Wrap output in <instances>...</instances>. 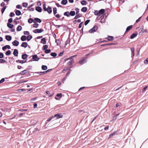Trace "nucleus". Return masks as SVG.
I'll return each mask as SVG.
<instances>
[{
    "instance_id": "f257e3e1",
    "label": "nucleus",
    "mask_w": 148,
    "mask_h": 148,
    "mask_svg": "<svg viewBox=\"0 0 148 148\" xmlns=\"http://www.w3.org/2000/svg\"><path fill=\"white\" fill-rule=\"evenodd\" d=\"M97 29V27L96 26H94L92 29L89 31L90 33H93L96 32V30Z\"/></svg>"
},
{
    "instance_id": "f03ea898",
    "label": "nucleus",
    "mask_w": 148,
    "mask_h": 148,
    "mask_svg": "<svg viewBox=\"0 0 148 148\" xmlns=\"http://www.w3.org/2000/svg\"><path fill=\"white\" fill-rule=\"evenodd\" d=\"M53 116H54V117H56V119H58L60 118H62L63 117V116L61 114H55Z\"/></svg>"
},
{
    "instance_id": "7ed1b4c3",
    "label": "nucleus",
    "mask_w": 148,
    "mask_h": 148,
    "mask_svg": "<svg viewBox=\"0 0 148 148\" xmlns=\"http://www.w3.org/2000/svg\"><path fill=\"white\" fill-rule=\"evenodd\" d=\"M43 30L42 29H36L34 30L33 32L34 33H41L43 32Z\"/></svg>"
},
{
    "instance_id": "20e7f679",
    "label": "nucleus",
    "mask_w": 148,
    "mask_h": 148,
    "mask_svg": "<svg viewBox=\"0 0 148 148\" xmlns=\"http://www.w3.org/2000/svg\"><path fill=\"white\" fill-rule=\"evenodd\" d=\"M141 29V32H140V33L143 34L144 33H147V32L146 29L145 28L143 27H142Z\"/></svg>"
},
{
    "instance_id": "39448f33",
    "label": "nucleus",
    "mask_w": 148,
    "mask_h": 148,
    "mask_svg": "<svg viewBox=\"0 0 148 148\" xmlns=\"http://www.w3.org/2000/svg\"><path fill=\"white\" fill-rule=\"evenodd\" d=\"M74 56H71L70 57V58L71 59L70 61L68 62V64L69 65H71L73 63H74V60H73L72 59V58Z\"/></svg>"
},
{
    "instance_id": "423d86ee",
    "label": "nucleus",
    "mask_w": 148,
    "mask_h": 148,
    "mask_svg": "<svg viewBox=\"0 0 148 148\" xmlns=\"http://www.w3.org/2000/svg\"><path fill=\"white\" fill-rule=\"evenodd\" d=\"M86 62V59L85 58H83L82 60H81L79 62L80 64H82L85 63Z\"/></svg>"
},
{
    "instance_id": "0eeeda50",
    "label": "nucleus",
    "mask_w": 148,
    "mask_h": 148,
    "mask_svg": "<svg viewBox=\"0 0 148 148\" xmlns=\"http://www.w3.org/2000/svg\"><path fill=\"white\" fill-rule=\"evenodd\" d=\"M12 44L14 46H17L19 44V42L18 41L15 40L12 42Z\"/></svg>"
},
{
    "instance_id": "6e6552de",
    "label": "nucleus",
    "mask_w": 148,
    "mask_h": 148,
    "mask_svg": "<svg viewBox=\"0 0 148 148\" xmlns=\"http://www.w3.org/2000/svg\"><path fill=\"white\" fill-rule=\"evenodd\" d=\"M35 9L37 11L40 12H41L42 10L41 8L39 6L36 7Z\"/></svg>"
},
{
    "instance_id": "1a4fd4ad",
    "label": "nucleus",
    "mask_w": 148,
    "mask_h": 148,
    "mask_svg": "<svg viewBox=\"0 0 148 148\" xmlns=\"http://www.w3.org/2000/svg\"><path fill=\"white\" fill-rule=\"evenodd\" d=\"M33 59L35 61H38L39 58H38V56L36 55H34L33 56Z\"/></svg>"
},
{
    "instance_id": "9d476101",
    "label": "nucleus",
    "mask_w": 148,
    "mask_h": 148,
    "mask_svg": "<svg viewBox=\"0 0 148 148\" xmlns=\"http://www.w3.org/2000/svg\"><path fill=\"white\" fill-rule=\"evenodd\" d=\"M10 49V46L9 45H6L2 47V49L3 51H5L6 49Z\"/></svg>"
},
{
    "instance_id": "9b49d317",
    "label": "nucleus",
    "mask_w": 148,
    "mask_h": 148,
    "mask_svg": "<svg viewBox=\"0 0 148 148\" xmlns=\"http://www.w3.org/2000/svg\"><path fill=\"white\" fill-rule=\"evenodd\" d=\"M13 54L14 56H17L18 55V51L16 49H15L13 52Z\"/></svg>"
},
{
    "instance_id": "f8f14e48",
    "label": "nucleus",
    "mask_w": 148,
    "mask_h": 148,
    "mask_svg": "<svg viewBox=\"0 0 148 148\" xmlns=\"http://www.w3.org/2000/svg\"><path fill=\"white\" fill-rule=\"evenodd\" d=\"M47 11L50 14L52 12V9L50 7H48L47 8Z\"/></svg>"
},
{
    "instance_id": "ddd939ff",
    "label": "nucleus",
    "mask_w": 148,
    "mask_h": 148,
    "mask_svg": "<svg viewBox=\"0 0 148 148\" xmlns=\"http://www.w3.org/2000/svg\"><path fill=\"white\" fill-rule=\"evenodd\" d=\"M6 39L8 41H10L11 40L12 37L10 36H6L5 37Z\"/></svg>"
},
{
    "instance_id": "4468645a",
    "label": "nucleus",
    "mask_w": 148,
    "mask_h": 148,
    "mask_svg": "<svg viewBox=\"0 0 148 148\" xmlns=\"http://www.w3.org/2000/svg\"><path fill=\"white\" fill-rule=\"evenodd\" d=\"M27 45V42H23L21 44V46L25 48L26 47Z\"/></svg>"
},
{
    "instance_id": "2eb2a0df",
    "label": "nucleus",
    "mask_w": 148,
    "mask_h": 148,
    "mask_svg": "<svg viewBox=\"0 0 148 148\" xmlns=\"http://www.w3.org/2000/svg\"><path fill=\"white\" fill-rule=\"evenodd\" d=\"M27 39L26 37V36H22L21 38V40L22 41H24L26 40Z\"/></svg>"
},
{
    "instance_id": "dca6fc26",
    "label": "nucleus",
    "mask_w": 148,
    "mask_h": 148,
    "mask_svg": "<svg viewBox=\"0 0 148 148\" xmlns=\"http://www.w3.org/2000/svg\"><path fill=\"white\" fill-rule=\"evenodd\" d=\"M81 4L83 5H86L87 4V2L85 0H82L81 2Z\"/></svg>"
},
{
    "instance_id": "f3484780",
    "label": "nucleus",
    "mask_w": 148,
    "mask_h": 148,
    "mask_svg": "<svg viewBox=\"0 0 148 148\" xmlns=\"http://www.w3.org/2000/svg\"><path fill=\"white\" fill-rule=\"evenodd\" d=\"M15 14L16 15L19 16L21 14V12L19 10H17L16 11Z\"/></svg>"
},
{
    "instance_id": "a211bd4d",
    "label": "nucleus",
    "mask_w": 148,
    "mask_h": 148,
    "mask_svg": "<svg viewBox=\"0 0 148 148\" xmlns=\"http://www.w3.org/2000/svg\"><path fill=\"white\" fill-rule=\"evenodd\" d=\"M105 12V10L103 9H102L100 10L99 11V14H102L103 13Z\"/></svg>"
},
{
    "instance_id": "6ab92c4d",
    "label": "nucleus",
    "mask_w": 148,
    "mask_h": 148,
    "mask_svg": "<svg viewBox=\"0 0 148 148\" xmlns=\"http://www.w3.org/2000/svg\"><path fill=\"white\" fill-rule=\"evenodd\" d=\"M87 10V8L85 7H83L81 9V11L84 12H86Z\"/></svg>"
},
{
    "instance_id": "aec40b11",
    "label": "nucleus",
    "mask_w": 148,
    "mask_h": 148,
    "mask_svg": "<svg viewBox=\"0 0 148 148\" xmlns=\"http://www.w3.org/2000/svg\"><path fill=\"white\" fill-rule=\"evenodd\" d=\"M7 26L10 28H12L14 26V25H13L11 24L10 23H8Z\"/></svg>"
},
{
    "instance_id": "412c9836",
    "label": "nucleus",
    "mask_w": 148,
    "mask_h": 148,
    "mask_svg": "<svg viewBox=\"0 0 148 148\" xmlns=\"http://www.w3.org/2000/svg\"><path fill=\"white\" fill-rule=\"evenodd\" d=\"M67 2V0H63L61 2V3L62 4L65 5H66Z\"/></svg>"
},
{
    "instance_id": "4be33fe9",
    "label": "nucleus",
    "mask_w": 148,
    "mask_h": 148,
    "mask_svg": "<svg viewBox=\"0 0 148 148\" xmlns=\"http://www.w3.org/2000/svg\"><path fill=\"white\" fill-rule=\"evenodd\" d=\"M41 42L43 44H45L46 42L45 39L44 38H42L41 39Z\"/></svg>"
},
{
    "instance_id": "5701e85b",
    "label": "nucleus",
    "mask_w": 148,
    "mask_h": 148,
    "mask_svg": "<svg viewBox=\"0 0 148 148\" xmlns=\"http://www.w3.org/2000/svg\"><path fill=\"white\" fill-rule=\"evenodd\" d=\"M22 27L21 26L19 25L16 28V30L17 31H20L22 29Z\"/></svg>"
},
{
    "instance_id": "b1692460",
    "label": "nucleus",
    "mask_w": 148,
    "mask_h": 148,
    "mask_svg": "<svg viewBox=\"0 0 148 148\" xmlns=\"http://www.w3.org/2000/svg\"><path fill=\"white\" fill-rule=\"evenodd\" d=\"M27 71L26 70H24L23 71H22L20 73V74L21 75H24L26 73H27Z\"/></svg>"
},
{
    "instance_id": "393cba45",
    "label": "nucleus",
    "mask_w": 148,
    "mask_h": 148,
    "mask_svg": "<svg viewBox=\"0 0 148 148\" xmlns=\"http://www.w3.org/2000/svg\"><path fill=\"white\" fill-rule=\"evenodd\" d=\"M137 35L136 34H133L131 36L130 38L131 39H133Z\"/></svg>"
},
{
    "instance_id": "a878e982",
    "label": "nucleus",
    "mask_w": 148,
    "mask_h": 148,
    "mask_svg": "<svg viewBox=\"0 0 148 148\" xmlns=\"http://www.w3.org/2000/svg\"><path fill=\"white\" fill-rule=\"evenodd\" d=\"M17 62L21 63V64H23L26 62V61H24L23 60H18L16 61Z\"/></svg>"
},
{
    "instance_id": "bb28decb",
    "label": "nucleus",
    "mask_w": 148,
    "mask_h": 148,
    "mask_svg": "<svg viewBox=\"0 0 148 148\" xmlns=\"http://www.w3.org/2000/svg\"><path fill=\"white\" fill-rule=\"evenodd\" d=\"M34 23L33 24V27L36 28H37L38 26V23H35V22H34Z\"/></svg>"
},
{
    "instance_id": "cd10ccee",
    "label": "nucleus",
    "mask_w": 148,
    "mask_h": 148,
    "mask_svg": "<svg viewBox=\"0 0 148 148\" xmlns=\"http://www.w3.org/2000/svg\"><path fill=\"white\" fill-rule=\"evenodd\" d=\"M107 39L109 41L112 40H113V37L112 36H109Z\"/></svg>"
},
{
    "instance_id": "c85d7f7f",
    "label": "nucleus",
    "mask_w": 148,
    "mask_h": 148,
    "mask_svg": "<svg viewBox=\"0 0 148 148\" xmlns=\"http://www.w3.org/2000/svg\"><path fill=\"white\" fill-rule=\"evenodd\" d=\"M34 20L36 21L38 23H40L41 22V20L39 18H35Z\"/></svg>"
},
{
    "instance_id": "c756f323",
    "label": "nucleus",
    "mask_w": 148,
    "mask_h": 148,
    "mask_svg": "<svg viewBox=\"0 0 148 148\" xmlns=\"http://www.w3.org/2000/svg\"><path fill=\"white\" fill-rule=\"evenodd\" d=\"M69 14L71 16H74L75 14V12L74 11H71L69 13Z\"/></svg>"
},
{
    "instance_id": "7c9ffc66",
    "label": "nucleus",
    "mask_w": 148,
    "mask_h": 148,
    "mask_svg": "<svg viewBox=\"0 0 148 148\" xmlns=\"http://www.w3.org/2000/svg\"><path fill=\"white\" fill-rule=\"evenodd\" d=\"M22 57L23 59H25L27 57V55L26 54H24L22 55Z\"/></svg>"
},
{
    "instance_id": "2f4dec72",
    "label": "nucleus",
    "mask_w": 148,
    "mask_h": 148,
    "mask_svg": "<svg viewBox=\"0 0 148 148\" xmlns=\"http://www.w3.org/2000/svg\"><path fill=\"white\" fill-rule=\"evenodd\" d=\"M132 25H130L128 27H127V28L126 29V31H129L130 29L132 27Z\"/></svg>"
},
{
    "instance_id": "473e14b6",
    "label": "nucleus",
    "mask_w": 148,
    "mask_h": 148,
    "mask_svg": "<svg viewBox=\"0 0 148 148\" xmlns=\"http://www.w3.org/2000/svg\"><path fill=\"white\" fill-rule=\"evenodd\" d=\"M42 69L43 70H46L47 69V66L45 65H43L42 66Z\"/></svg>"
},
{
    "instance_id": "72a5a7b5",
    "label": "nucleus",
    "mask_w": 148,
    "mask_h": 148,
    "mask_svg": "<svg viewBox=\"0 0 148 148\" xmlns=\"http://www.w3.org/2000/svg\"><path fill=\"white\" fill-rule=\"evenodd\" d=\"M32 36L31 35H29L27 37V39L29 41V40L32 38Z\"/></svg>"
},
{
    "instance_id": "f704fd0d",
    "label": "nucleus",
    "mask_w": 148,
    "mask_h": 148,
    "mask_svg": "<svg viewBox=\"0 0 148 148\" xmlns=\"http://www.w3.org/2000/svg\"><path fill=\"white\" fill-rule=\"evenodd\" d=\"M54 118V116H51L50 118L48 119L47 120V121L48 122L50 121L52 119H53Z\"/></svg>"
},
{
    "instance_id": "c9c22d12",
    "label": "nucleus",
    "mask_w": 148,
    "mask_h": 148,
    "mask_svg": "<svg viewBox=\"0 0 148 148\" xmlns=\"http://www.w3.org/2000/svg\"><path fill=\"white\" fill-rule=\"evenodd\" d=\"M64 15L69 17V16L70 14L68 12H66L64 13Z\"/></svg>"
},
{
    "instance_id": "e433bc0d",
    "label": "nucleus",
    "mask_w": 148,
    "mask_h": 148,
    "mask_svg": "<svg viewBox=\"0 0 148 148\" xmlns=\"http://www.w3.org/2000/svg\"><path fill=\"white\" fill-rule=\"evenodd\" d=\"M57 9L56 8H53V13L54 14H55L57 13Z\"/></svg>"
},
{
    "instance_id": "4c0bfd02",
    "label": "nucleus",
    "mask_w": 148,
    "mask_h": 148,
    "mask_svg": "<svg viewBox=\"0 0 148 148\" xmlns=\"http://www.w3.org/2000/svg\"><path fill=\"white\" fill-rule=\"evenodd\" d=\"M46 5L45 4L43 5V9L45 11H47V8L46 7Z\"/></svg>"
},
{
    "instance_id": "58836bf2",
    "label": "nucleus",
    "mask_w": 148,
    "mask_h": 148,
    "mask_svg": "<svg viewBox=\"0 0 148 148\" xmlns=\"http://www.w3.org/2000/svg\"><path fill=\"white\" fill-rule=\"evenodd\" d=\"M11 53V51L10 50H8L6 52L5 54L6 55L8 56Z\"/></svg>"
},
{
    "instance_id": "ea45409f",
    "label": "nucleus",
    "mask_w": 148,
    "mask_h": 148,
    "mask_svg": "<svg viewBox=\"0 0 148 148\" xmlns=\"http://www.w3.org/2000/svg\"><path fill=\"white\" fill-rule=\"evenodd\" d=\"M33 20L31 18H29L28 20V22L29 23H32L33 22Z\"/></svg>"
},
{
    "instance_id": "a19ab883",
    "label": "nucleus",
    "mask_w": 148,
    "mask_h": 148,
    "mask_svg": "<svg viewBox=\"0 0 148 148\" xmlns=\"http://www.w3.org/2000/svg\"><path fill=\"white\" fill-rule=\"evenodd\" d=\"M6 8V6H4L1 10V12L2 13H3Z\"/></svg>"
},
{
    "instance_id": "79ce46f5",
    "label": "nucleus",
    "mask_w": 148,
    "mask_h": 148,
    "mask_svg": "<svg viewBox=\"0 0 148 148\" xmlns=\"http://www.w3.org/2000/svg\"><path fill=\"white\" fill-rule=\"evenodd\" d=\"M48 46L47 45H45L43 46V50H45L48 48Z\"/></svg>"
},
{
    "instance_id": "37998d69",
    "label": "nucleus",
    "mask_w": 148,
    "mask_h": 148,
    "mask_svg": "<svg viewBox=\"0 0 148 148\" xmlns=\"http://www.w3.org/2000/svg\"><path fill=\"white\" fill-rule=\"evenodd\" d=\"M25 90L23 89H18L17 91L19 92H21L25 91Z\"/></svg>"
},
{
    "instance_id": "c03bdc74",
    "label": "nucleus",
    "mask_w": 148,
    "mask_h": 148,
    "mask_svg": "<svg viewBox=\"0 0 148 148\" xmlns=\"http://www.w3.org/2000/svg\"><path fill=\"white\" fill-rule=\"evenodd\" d=\"M51 55L52 56L55 57L57 56V54L55 53H52Z\"/></svg>"
},
{
    "instance_id": "a18cd8bd",
    "label": "nucleus",
    "mask_w": 148,
    "mask_h": 148,
    "mask_svg": "<svg viewBox=\"0 0 148 148\" xmlns=\"http://www.w3.org/2000/svg\"><path fill=\"white\" fill-rule=\"evenodd\" d=\"M16 8H17L21 9L22 8L21 6V5H18L16 6Z\"/></svg>"
},
{
    "instance_id": "49530a36",
    "label": "nucleus",
    "mask_w": 148,
    "mask_h": 148,
    "mask_svg": "<svg viewBox=\"0 0 148 148\" xmlns=\"http://www.w3.org/2000/svg\"><path fill=\"white\" fill-rule=\"evenodd\" d=\"M23 6L24 7H26L27 5V4L26 3H23Z\"/></svg>"
},
{
    "instance_id": "de8ad7c7",
    "label": "nucleus",
    "mask_w": 148,
    "mask_h": 148,
    "mask_svg": "<svg viewBox=\"0 0 148 148\" xmlns=\"http://www.w3.org/2000/svg\"><path fill=\"white\" fill-rule=\"evenodd\" d=\"M94 13H95V14L96 15H98L99 14V11H98L97 10L95 11Z\"/></svg>"
},
{
    "instance_id": "09e8293b",
    "label": "nucleus",
    "mask_w": 148,
    "mask_h": 148,
    "mask_svg": "<svg viewBox=\"0 0 148 148\" xmlns=\"http://www.w3.org/2000/svg\"><path fill=\"white\" fill-rule=\"evenodd\" d=\"M144 63L145 64H148V58L144 61Z\"/></svg>"
},
{
    "instance_id": "8fccbe9b",
    "label": "nucleus",
    "mask_w": 148,
    "mask_h": 148,
    "mask_svg": "<svg viewBox=\"0 0 148 148\" xmlns=\"http://www.w3.org/2000/svg\"><path fill=\"white\" fill-rule=\"evenodd\" d=\"M51 52L50 49H47L45 51V52L46 53H49Z\"/></svg>"
},
{
    "instance_id": "3c124183",
    "label": "nucleus",
    "mask_w": 148,
    "mask_h": 148,
    "mask_svg": "<svg viewBox=\"0 0 148 148\" xmlns=\"http://www.w3.org/2000/svg\"><path fill=\"white\" fill-rule=\"evenodd\" d=\"M90 22V20H86L84 23V24L85 25H86Z\"/></svg>"
},
{
    "instance_id": "603ef678",
    "label": "nucleus",
    "mask_w": 148,
    "mask_h": 148,
    "mask_svg": "<svg viewBox=\"0 0 148 148\" xmlns=\"http://www.w3.org/2000/svg\"><path fill=\"white\" fill-rule=\"evenodd\" d=\"M10 17H13L15 15V14L11 12L10 13Z\"/></svg>"
},
{
    "instance_id": "864d4df0",
    "label": "nucleus",
    "mask_w": 148,
    "mask_h": 148,
    "mask_svg": "<svg viewBox=\"0 0 148 148\" xmlns=\"http://www.w3.org/2000/svg\"><path fill=\"white\" fill-rule=\"evenodd\" d=\"M56 96L58 97H60L61 98L62 97V94L61 93H58L57 95Z\"/></svg>"
},
{
    "instance_id": "5fc2aeb1",
    "label": "nucleus",
    "mask_w": 148,
    "mask_h": 148,
    "mask_svg": "<svg viewBox=\"0 0 148 148\" xmlns=\"http://www.w3.org/2000/svg\"><path fill=\"white\" fill-rule=\"evenodd\" d=\"M81 16V15L79 14H78L77 15H76L75 16L74 18L75 19H76L78 18L79 17Z\"/></svg>"
},
{
    "instance_id": "6e6d98bb",
    "label": "nucleus",
    "mask_w": 148,
    "mask_h": 148,
    "mask_svg": "<svg viewBox=\"0 0 148 148\" xmlns=\"http://www.w3.org/2000/svg\"><path fill=\"white\" fill-rule=\"evenodd\" d=\"M70 42V40L69 39H68L65 43V45H66L67 44H69Z\"/></svg>"
},
{
    "instance_id": "4d7b16f0",
    "label": "nucleus",
    "mask_w": 148,
    "mask_h": 148,
    "mask_svg": "<svg viewBox=\"0 0 148 148\" xmlns=\"http://www.w3.org/2000/svg\"><path fill=\"white\" fill-rule=\"evenodd\" d=\"M3 53H0V58H3Z\"/></svg>"
},
{
    "instance_id": "13d9d810",
    "label": "nucleus",
    "mask_w": 148,
    "mask_h": 148,
    "mask_svg": "<svg viewBox=\"0 0 148 148\" xmlns=\"http://www.w3.org/2000/svg\"><path fill=\"white\" fill-rule=\"evenodd\" d=\"M75 10L76 11V14H78L79 12V9L78 8H77L75 9Z\"/></svg>"
},
{
    "instance_id": "bf43d9fd",
    "label": "nucleus",
    "mask_w": 148,
    "mask_h": 148,
    "mask_svg": "<svg viewBox=\"0 0 148 148\" xmlns=\"http://www.w3.org/2000/svg\"><path fill=\"white\" fill-rule=\"evenodd\" d=\"M8 21L9 23H11L12 21V18H10L9 19Z\"/></svg>"
},
{
    "instance_id": "052dcab7",
    "label": "nucleus",
    "mask_w": 148,
    "mask_h": 148,
    "mask_svg": "<svg viewBox=\"0 0 148 148\" xmlns=\"http://www.w3.org/2000/svg\"><path fill=\"white\" fill-rule=\"evenodd\" d=\"M82 23H83V22H82L79 24V26H78V27L79 28H80L82 26Z\"/></svg>"
},
{
    "instance_id": "680f3d73",
    "label": "nucleus",
    "mask_w": 148,
    "mask_h": 148,
    "mask_svg": "<svg viewBox=\"0 0 148 148\" xmlns=\"http://www.w3.org/2000/svg\"><path fill=\"white\" fill-rule=\"evenodd\" d=\"M5 81V79L4 78L2 79L1 80H0V83H1L2 82H3Z\"/></svg>"
},
{
    "instance_id": "e2e57ef3",
    "label": "nucleus",
    "mask_w": 148,
    "mask_h": 148,
    "mask_svg": "<svg viewBox=\"0 0 148 148\" xmlns=\"http://www.w3.org/2000/svg\"><path fill=\"white\" fill-rule=\"evenodd\" d=\"M24 34L25 35L28 34H29V32L28 31H25L24 32Z\"/></svg>"
},
{
    "instance_id": "0e129e2a",
    "label": "nucleus",
    "mask_w": 148,
    "mask_h": 148,
    "mask_svg": "<svg viewBox=\"0 0 148 148\" xmlns=\"http://www.w3.org/2000/svg\"><path fill=\"white\" fill-rule=\"evenodd\" d=\"M115 134V133L114 132L113 133H112L111 134H110V136H109V137H112V136H113L114 135V134Z\"/></svg>"
},
{
    "instance_id": "69168bd1",
    "label": "nucleus",
    "mask_w": 148,
    "mask_h": 148,
    "mask_svg": "<svg viewBox=\"0 0 148 148\" xmlns=\"http://www.w3.org/2000/svg\"><path fill=\"white\" fill-rule=\"evenodd\" d=\"M37 5H41V3L40 1H39L37 2Z\"/></svg>"
},
{
    "instance_id": "338daca9",
    "label": "nucleus",
    "mask_w": 148,
    "mask_h": 148,
    "mask_svg": "<svg viewBox=\"0 0 148 148\" xmlns=\"http://www.w3.org/2000/svg\"><path fill=\"white\" fill-rule=\"evenodd\" d=\"M105 21L104 19L102 18L101 19V23H103Z\"/></svg>"
},
{
    "instance_id": "774afa93",
    "label": "nucleus",
    "mask_w": 148,
    "mask_h": 148,
    "mask_svg": "<svg viewBox=\"0 0 148 148\" xmlns=\"http://www.w3.org/2000/svg\"><path fill=\"white\" fill-rule=\"evenodd\" d=\"M5 5V4L4 2H2L1 4V5L2 7H4Z\"/></svg>"
}]
</instances>
